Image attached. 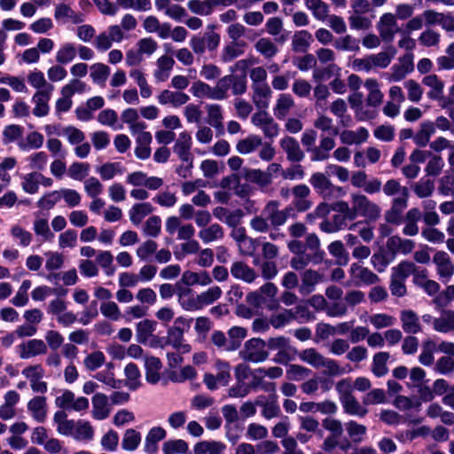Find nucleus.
I'll list each match as a JSON object with an SVG mask.
<instances>
[{
  "label": "nucleus",
  "mask_w": 454,
  "mask_h": 454,
  "mask_svg": "<svg viewBox=\"0 0 454 454\" xmlns=\"http://www.w3.org/2000/svg\"><path fill=\"white\" fill-rule=\"evenodd\" d=\"M288 250L295 256L292 257L290 266L294 270H304L310 263L317 265L323 262L325 252L321 249L318 236L310 232L305 240L292 239L286 243Z\"/></svg>",
  "instance_id": "1"
},
{
  "label": "nucleus",
  "mask_w": 454,
  "mask_h": 454,
  "mask_svg": "<svg viewBox=\"0 0 454 454\" xmlns=\"http://www.w3.org/2000/svg\"><path fill=\"white\" fill-rule=\"evenodd\" d=\"M279 207L280 203L278 200L267 202L261 214L250 220V228L257 233H265L269 232L270 226H283L290 217H295V208L293 204L283 209Z\"/></svg>",
  "instance_id": "2"
},
{
  "label": "nucleus",
  "mask_w": 454,
  "mask_h": 454,
  "mask_svg": "<svg viewBox=\"0 0 454 454\" xmlns=\"http://www.w3.org/2000/svg\"><path fill=\"white\" fill-rule=\"evenodd\" d=\"M387 197H394L390 208L385 212V220L391 224L399 225L403 221V213L408 207L409 189L401 185L396 179H388L382 186Z\"/></svg>",
  "instance_id": "3"
},
{
  "label": "nucleus",
  "mask_w": 454,
  "mask_h": 454,
  "mask_svg": "<svg viewBox=\"0 0 454 454\" xmlns=\"http://www.w3.org/2000/svg\"><path fill=\"white\" fill-rule=\"evenodd\" d=\"M317 138V131L308 129L302 133L301 142L306 152L309 153L311 161H325L330 158V152L335 147V140L330 136L321 134L319 145H316Z\"/></svg>",
  "instance_id": "4"
},
{
  "label": "nucleus",
  "mask_w": 454,
  "mask_h": 454,
  "mask_svg": "<svg viewBox=\"0 0 454 454\" xmlns=\"http://www.w3.org/2000/svg\"><path fill=\"white\" fill-rule=\"evenodd\" d=\"M247 89V76L230 74L220 78L213 87L215 100H223L229 97V90L235 96L243 95Z\"/></svg>",
  "instance_id": "5"
},
{
  "label": "nucleus",
  "mask_w": 454,
  "mask_h": 454,
  "mask_svg": "<svg viewBox=\"0 0 454 454\" xmlns=\"http://www.w3.org/2000/svg\"><path fill=\"white\" fill-rule=\"evenodd\" d=\"M351 207L349 210L356 219L358 215L366 218L370 222H375L380 216V207L371 200L366 195L354 192L350 194Z\"/></svg>",
  "instance_id": "6"
},
{
  "label": "nucleus",
  "mask_w": 454,
  "mask_h": 454,
  "mask_svg": "<svg viewBox=\"0 0 454 454\" xmlns=\"http://www.w3.org/2000/svg\"><path fill=\"white\" fill-rule=\"evenodd\" d=\"M309 184L315 192L325 200L338 199L343 193L341 187L334 185L329 177L321 172L313 173L309 178Z\"/></svg>",
  "instance_id": "7"
},
{
  "label": "nucleus",
  "mask_w": 454,
  "mask_h": 454,
  "mask_svg": "<svg viewBox=\"0 0 454 454\" xmlns=\"http://www.w3.org/2000/svg\"><path fill=\"white\" fill-rule=\"evenodd\" d=\"M266 342L260 338H252L247 340L243 348L239 351V356L244 361L261 363L269 357L266 350Z\"/></svg>",
  "instance_id": "8"
},
{
  "label": "nucleus",
  "mask_w": 454,
  "mask_h": 454,
  "mask_svg": "<svg viewBox=\"0 0 454 454\" xmlns=\"http://www.w3.org/2000/svg\"><path fill=\"white\" fill-rule=\"evenodd\" d=\"M333 212H335V214L332 216L331 219L339 231L345 229L355 231L356 227L361 223V222H356L348 225V223L354 221L355 218L349 210V204L345 200L335 201V207H333Z\"/></svg>",
  "instance_id": "9"
},
{
  "label": "nucleus",
  "mask_w": 454,
  "mask_h": 454,
  "mask_svg": "<svg viewBox=\"0 0 454 454\" xmlns=\"http://www.w3.org/2000/svg\"><path fill=\"white\" fill-rule=\"evenodd\" d=\"M54 86L48 84L44 89L37 90L32 97V102L35 104L33 114L37 117L46 116L50 112L49 101L51 98Z\"/></svg>",
  "instance_id": "10"
},
{
  "label": "nucleus",
  "mask_w": 454,
  "mask_h": 454,
  "mask_svg": "<svg viewBox=\"0 0 454 454\" xmlns=\"http://www.w3.org/2000/svg\"><path fill=\"white\" fill-rule=\"evenodd\" d=\"M413 58V54L410 52L399 58L398 63L393 65L390 69L391 72L388 74V81L400 82L404 79L408 74L411 73L414 69Z\"/></svg>",
  "instance_id": "11"
},
{
  "label": "nucleus",
  "mask_w": 454,
  "mask_h": 454,
  "mask_svg": "<svg viewBox=\"0 0 454 454\" xmlns=\"http://www.w3.org/2000/svg\"><path fill=\"white\" fill-rule=\"evenodd\" d=\"M166 231L170 235L177 232V239L190 240L195 234V229L192 223L182 224L177 216H169L165 223Z\"/></svg>",
  "instance_id": "12"
},
{
  "label": "nucleus",
  "mask_w": 454,
  "mask_h": 454,
  "mask_svg": "<svg viewBox=\"0 0 454 454\" xmlns=\"http://www.w3.org/2000/svg\"><path fill=\"white\" fill-rule=\"evenodd\" d=\"M433 262L436 265V272L442 282H449L454 275V263L449 254L444 251H437Z\"/></svg>",
  "instance_id": "13"
},
{
  "label": "nucleus",
  "mask_w": 454,
  "mask_h": 454,
  "mask_svg": "<svg viewBox=\"0 0 454 454\" xmlns=\"http://www.w3.org/2000/svg\"><path fill=\"white\" fill-rule=\"evenodd\" d=\"M255 404L262 408V416L266 419L277 418L281 414L276 394H270L269 396L258 395Z\"/></svg>",
  "instance_id": "14"
},
{
  "label": "nucleus",
  "mask_w": 454,
  "mask_h": 454,
  "mask_svg": "<svg viewBox=\"0 0 454 454\" xmlns=\"http://www.w3.org/2000/svg\"><path fill=\"white\" fill-rule=\"evenodd\" d=\"M279 146L291 162H301L305 158V153L299 142L293 137L286 136L279 141Z\"/></svg>",
  "instance_id": "15"
},
{
  "label": "nucleus",
  "mask_w": 454,
  "mask_h": 454,
  "mask_svg": "<svg viewBox=\"0 0 454 454\" xmlns=\"http://www.w3.org/2000/svg\"><path fill=\"white\" fill-rule=\"evenodd\" d=\"M349 273L357 286H370L380 282V278L377 274L356 262L351 264Z\"/></svg>",
  "instance_id": "16"
},
{
  "label": "nucleus",
  "mask_w": 454,
  "mask_h": 454,
  "mask_svg": "<svg viewBox=\"0 0 454 454\" xmlns=\"http://www.w3.org/2000/svg\"><path fill=\"white\" fill-rule=\"evenodd\" d=\"M17 348L21 359H29L47 353V345L43 340L39 339H32L22 342Z\"/></svg>",
  "instance_id": "17"
},
{
  "label": "nucleus",
  "mask_w": 454,
  "mask_h": 454,
  "mask_svg": "<svg viewBox=\"0 0 454 454\" xmlns=\"http://www.w3.org/2000/svg\"><path fill=\"white\" fill-rule=\"evenodd\" d=\"M399 31L395 16L393 13H385L379 22L380 35L384 42L393 41L395 35Z\"/></svg>",
  "instance_id": "18"
},
{
  "label": "nucleus",
  "mask_w": 454,
  "mask_h": 454,
  "mask_svg": "<svg viewBox=\"0 0 454 454\" xmlns=\"http://www.w3.org/2000/svg\"><path fill=\"white\" fill-rule=\"evenodd\" d=\"M54 18L62 23L71 22L73 24H81L84 21V14L74 11L70 5L61 3L56 5Z\"/></svg>",
  "instance_id": "19"
},
{
  "label": "nucleus",
  "mask_w": 454,
  "mask_h": 454,
  "mask_svg": "<svg viewBox=\"0 0 454 454\" xmlns=\"http://www.w3.org/2000/svg\"><path fill=\"white\" fill-rule=\"evenodd\" d=\"M252 101L259 110H265L269 107L272 90L269 84L252 85Z\"/></svg>",
  "instance_id": "20"
},
{
  "label": "nucleus",
  "mask_w": 454,
  "mask_h": 454,
  "mask_svg": "<svg viewBox=\"0 0 454 454\" xmlns=\"http://www.w3.org/2000/svg\"><path fill=\"white\" fill-rule=\"evenodd\" d=\"M158 102L162 105H171L173 107H179L185 105L190 97L182 91H172L169 90H163L157 97Z\"/></svg>",
  "instance_id": "21"
},
{
  "label": "nucleus",
  "mask_w": 454,
  "mask_h": 454,
  "mask_svg": "<svg viewBox=\"0 0 454 454\" xmlns=\"http://www.w3.org/2000/svg\"><path fill=\"white\" fill-rule=\"evenodd\" d=\"M301 283L299 286V292L307 295L311 294L316 286L322 280V275L312 269L305 270L301 275Z\"/></svg>",
  "instance_id": "22"
},
{
  "label": "nucleus",
  "mask_w": 454,
  "mask_h": 454,
  "mask_svg": "<svg viewBox=\"0 0 454 454\" xmlns=\"http://www.w3.org/2000/svg\"><path fill=\"white\" fill-rule=\"evenodd\" d=\"M92 417L97 420H103L110 414L108 397L103 393H96L91 399Z\"/></svg>",
  "instance_id": "23"
},
{
  "label": "nucleus",
  "mask_w": 454,
  "mask_h": 454,
  "mask_svg": "<svg viewBox=\"0 0 454 454\" xmlns=\"http://www.w3.org/2000/svg\"><path fill=\"white\" fill-rule=\"evenodd\" d=\"M231 274L233 278L246 283H253L258 277L256 271L241 261L234 262L231 266Z\"/></svg>",
  "instance_id": "24"
},
{
  "label": "nucleus",
  "mask_w": 454,
  "mask_h": 454,
  "mask_svg": "<svg viewBox=\"0 0 454 454\" xmlns=\"http://www.w3.org/2000/svg\"><path fill=\"white\" fill-rule=\"evenodd\" d=\"M167 435L166 430L161 427H152L145 440L144 450L148 454H155L158 451V442Z\"/></svg>",
  "instance_id": "25"
},
{
  "label": "nucleus",
  "mask_w": 454,
  "mask_h": 454,
  "mask_svg": "<svg viewBox=\"0 0 454 454\" xmlns=\"http://www.w3.org/2000/svg\"><path fill=\"white\" fill-rule=\"evenodd\" d=\"M27 410L35 421L39 423L44 422L47 418L46 397L41 395L33 397L27 403Z\"/></svg>",
  "instance_id": "26"
},
{
  "label": "nucleus",
  "mask_w": 454,
  "mask_h": 454,
  "mask_svg": "<svg viewBox=\"0 0 454 454\" xmlns=\"http://www.w3.org/2000/svg\"><path fill=\"white\" fill-rule=\"evenodd\" d=\"M402 328L406 333L416 334L421 332L419 317L417 313L411 309H404L400 313Z\"/></svg>",
  "instance_id": "27"
},
{
  "label": "nucleus",
  "mask_w": 454,
  "mask_h": 454,
  "mask_svg": "<svg viewBox=\"0 0 454 454\" xmlns=\"http://www.w3.org/2000/svg\"><path fill=\"white\" fill-rule=\"evenodd\" d=\"M192 137L186 131L179 134V137L174 145L173 151L181 160H193L191 153Z\"/></svg>",
  "instance_id": "28"
},
{
  "label": "nucleus",
  "mask_w": 454,
  "mask_h": 454,
  "mask_svg": "<svg viewBox=\"0 0 454 454\" xmlns=\"http://www.w3.org/2000/svg\"><path fill=\"white\" fill-rule=\"evenodd\" d=\"M178 301L185 310L195 311L201 309L199 294H196L190 288H184L179 291Z\"/></svg>",
  "instance_id": "29"
},
{
  "label": "nucleus",
  "mask_w": 454,
  "mask_h": 454,
  "mask_svg": "<svg viewBox=\"0 0 454 454\" xmlns=\"http://www.w3.org/2000/svg\"><path fill=\"white\" fill-rule=\"evenodd\" d=\"M175 65V60L172 57L163 55L156 61L157 68L153 72V76L158 82H165L170 75V71Z\"/></svg>",
  "instance_id": "30"
},
{
  "label": "nucleus",
  "mask_w": 454,
  "mask_h": 454,
  "mask_svg": "<svg viewBox=\"0 0 454 454\" xmlns=\"http://www.w3.org/2000/svg\"><path fill=\"white\" fill-rule=\"evenodd\" d=\"M67 415L64 411H58L55 412L53 421L57 424V432L65 436H72L76 426V421L74 419H67Z\"/></svg>",
  "instance_id": "31"
},
{
  "label": "nucleus",
  "mask_w": 454,
  "mask_h": 454,
  "mask_svg": "<svg viewBox=\"0 0 454 454\" xmlns=\"http://www.w3.org/2000/svg\"><path fill=\"white\" fill-rule=\"evenodd\" d=\"M294 100L290 94H280L273 107V114L278 120H284L294 107Z\"/></svg>",
  "instance_id": "32"
},
{
  "label": "nucleus",
  "mask_w": 454,
  "mask_h": 454,
  "mask_svg": "<svg viewBox=\"0 0 454 454\" xmlns=\"http://www.w3.org/2000/svg\"><path fill=\"white\" fill-rule=\"evenodd\" d=\"M145 379L151 384H156L160 379L162 367L160 360L156 356H145Z\"/></svg>",
  "instance_id": "33"
},
{
  "label": "nucleus",
  "mask_w": 454,
  "mask_h": 454,
  "mask_svg": "<svg viewBox=\"0 0 454 454\" xmlns=\"http://www.w3.org/2000/svg\"><path fill=\"white\" fill-rule=\"evenodd\" d=\"M422 83L430 88L427 97L433 100L442 99L444 82L436 74H428L422 79Z\"/></svg>",
  "instance_id": "34"
},
{
  "label": "nucleus",
  "mask_w": 454,
  "mask_h": 454,
  "mask_svg": "<svg viewBox=\"0 0 454 454\" xmlns=\"http://www.w3.org/2000/svg\"><path fill=\"white\" fill-rule=\"evenodd\" d=\"M184 333L177 326H171L168 330L167 344L171 345L175 349L182 353H187L191 350L189 344L183 343Z\"/></svg>",
  "instance_id": "35"
},
{
  "label": "nucleus",
  "mask_w": 454,
  "mask_h": 454,
  "mask_svg": "<svg viewBox=\"0 0 454 454\" xmlns=\"http://www.w3.org/2000/svg\"><path fill=\"white\" fill-rule=\"evenodd\" d=\"M344 427L349 437L350 444H358L364 441L367 433V427L364 425L359 424L355 420H348L344 424Z\"/></svg>",
  "instance_id": "36"
},
{
  "label": "nucleus",
  "mask_w": 454,
  "mask_h": 454,
  "mask_svg": "<svg viewBox=\"0 0 454 454\" xmlns=\"http://www.w3.org/2000/svg\"><path fill=\"white\" fill-rule=\"evenodd\" d=\"M157 322L151 319H144L137 324V341L145 344L156 330Z\"/></svg>",
  "instance_id": "37"
},
{
  "label": "nucleus",
  "mask_w": 454,
  "mask_h": 454,
  "mask_svg": "<svg viewBox=\"0 0 454 454\" xmlns=\"http://www.w3.org/2000/svg\"><path fill=\"white\" fill-rule=\"evenodd\" d=\"M313 41L312 35L307 30H300L294 33L292 38V50L294 52L304 53L308 51Z\"/></svg>",
  "instance_id": "38"
},
{
  "label": "nucleus",
  "mask_w": 454,
  "mask_h": 454,
  "mask_svg": "<svg viewBox=\"0 0 454 454\" xmlns=\"http://www.w3.org/2000/svg\"><path fill=\"white\" fill-rule=\"evenodd\" d=\"M198 236L203 243L208 244L213 241L222 239L224 236V231L220 224L213 223L200 229Z\"/></svg>",
  "instance_id": "39"
},
{
  "label": "nucleus",
  "mask_w": 454,
  "mask_h": 454,
  "mask_svg": "<svg viewBox=\"0 0 454 454\" xmlns=\"http://www.w3.org/2000/svg\"><path fill=\"white\" fill-rule=\"evenodd\" d=\"M246 43L243 41L231 42L223 48L221 60L223 63H230L244 53Z\"/></svg>",
  "instance_id": "40"
},
{
  "label": "nucleus",
  "mask_w": 454,
  "mask_h": 454,
  "mask_svg": "<svg viewBox=\"0 0 454 454\" xmlns=\"http://www.w3.org/2000/svg\"><path fill=\"white\" fill-rule=\"evenodd\" d=\"M396 54V50L393 46H389L386 51H380L377 54L369 55L373 66V68H386L387 67L392 59Z\"/></svg>",
  "instance_id": "41"
},
{
  "label": "nucleus",
  "mask_w": 454,
  "mask_h": 454,
  "mask_svg": "<svg viewBox=\"0 0 454 454\" xmlns=\"http://www.w3.org/2000/svg\"><path fill=\"white\" fill-rule=\"evenodd\" d=\"M226 445L217 441H202L195 444L194 454H222Z\"/></svg>",
  "instance_id": "42"
},
{
  "label": "nucleus",
  "mask_w": 454,
  "mask_h": 454,
  "mask_svg": "<svg viewBox=\"0 0 454 454\" xmlns=\"http://www.w3.org/2000/svg\"><path fill=\"white\" fill-rule=\"evenodd\" d=\"M390 357L388 352L380 351L372 357V372L378 378L383 377L388 372L387 363Z\"/></svg>",
  "instance_id": "43"
},
{
  "label": "nucleus",
  "mask_w": 454,
  "mask_h": 454,
  "mask_svg": "<svg viewBox=\"0 0 454 454\" xmlns=\"http://www.w3.org/2000/svg\"><path fill=\"white\" fill-rule=\"evenodd\" d=\"M345 413L351 416L364 417L368 410L363 407L354 395L340 400Z\"/></svg>",
  "instance_id": "44"
},
{
  "label": "nucleus",
  "mask_w": 454,
  "mask_h": 454,
  "mask_svg": "<svg viewBox=\"0 0 454 454\" xmlns=\"http://www.w3.org/2000/svg\"><path fill=\"white\" fill-rule=\"evenodd\" d=\"M434 134V125L431 121H426L420 123L419 130L414 135V143L421 147L426 146L432 135Z\"/></svg>",
  "instance_id": "45"
},
{
  "label": "nucleus",
  "mask_w": 454,
  "mask_h": 454,
  "mask_svg": "<svg viewBox=\"0 0 454 454\" xmlns=\"http://www.w3.org/2000/svg\"><path fill=\"white\" fill-rule=\"evenodd\" d=\"M305 5L317 20L325 21L329 16L330 7L323 0H305Z\"/></svg>",
  "instance_id": "46"
},
{
  "label": "nucleus",
  "mask_w": 454,
  "mask_h": 454,
  "mask_svg": "<svg viewBox=\"0 0 454 454\" xmlns=\"http://www.w3.org/2000/svg\"><path fill=\"white\" fill-rule=\"evenodd\" d=\"M315 129L331 136H337L340 133L339 128L334 126L333 120L325 114H318L313 121Z\"/></svg>",
  "instance_id": "47"
},
{
  "label": "nucleus",
  "mask_w": 454,
  "mask_h": 454,
  "mask_svg": "<svg viewBox=\"0 0 454 454\" xmlns=\"http://www.w3.org/2000/svg\"><path fill=\"white\" fill-rule=\"evenodd\" d=\"M243 172L247 181L254 183L260 186H267L271 183V174L261 169L244 168Z\"/></svg>",
  "instance_id": "48"
},
{
  "label": "nucleus",
  "mask_w": 454,
  "mask_h": 454,
  "mask_svg": "<svg viewBox=\"0 0 454 454\" xmlns=\"http://www.w3.org/2000/svg\"><path fill=\"white\" fill-rule=\"evenodd\" d=\"M94 437V428L89 421L79 419L73 434L76 441H91Z\"/></svg>",
  "instance_id": "49"
},
{
  "label": "nucleus",
  "mask_w": 454,
  "mask_h": 454,
  "mask_svg": "<svg viewBox=\"0 0 454 454\" xmlns=\"http://www.w3.org/2000/svg\"><path fill=\"white\" fill-rule=\"evenodd\" d=\"M153 210V207L149 202L135 204L129 212V219L133 224L138 225Z\"/></svg>",
  "instance_id": "50"
},
{
  "label": "nucleus",
  "mask_w": 454,
  "mask_h": 454,
  "mask_svg": "<svg viewBox=\"0 0 454 454\" xmlns=\"http://www.w3.org/2000/svg\"><path fill=\"white\" fill-rule=\"evenodd\" d=\"M434 329L439 333L454 331V311L445 310L443 315L433 321Z\"/></svg>",
  "instance_id": "51"
},
{
  "label": "nucleus",
  "mask_w": 454,
  "mask_h": 454,
  "mask_svg": "<svg viewBox=\"0 0 454 454\" xmlns=\"http://www.w3.org/2000/svg\"><path fill=\"white\" fill-rule=\"evenodd\" d=\"M262 138L257 135H250L237 143L236 149L241 154H247L254 152L262 145Z\"/></svg>",
  "instance_id": "52"
},
{
  "label": "nucleus",
  "mask_w": 454,
  "mask_h": 454,
  "mask_svg": "<svg viewBox=\"0 0 454 454\" xmlns=\"http://www.w3.org/2000/svg\"><path fill=\"white\" fill-rule=\"evenodd\" d=\"M414 193L419 199L430 197L434 191V182L429 178L422 177L412 184Z\"/></svg>",
  "instance_id": "53"
},
{
  "label": "nucleus",
  "mask_w": 454,
  "mask_h": 454,
  "mask_svg": "<svg viewBox=\"0 0 454 454\" xmlns=\"http://www.w3.org/2000/svg\"><path fill=\"white\" fill-rule=\"evenodd\" d=\"M300 359L316 369L321 368V364L325 357L316 348H306L299 353Z\"/></svg>",
  "instance_id": "54"
},
{
  "label": "nucleus",
  "mask_w": 454,
  "mask_h": 454,
  "mask_svg": "<svg viewBox=\"0 0 454 454\" xmlns=\"http://www.w3.org/2000/svg\"><path fill=\"white\" fill-rule=\"evenodd\" d=\"M110 74V68L103 63L90 66V77L94 83L104 86Z\"/></svg>",
  "instance_id": "55"
},
{
  "label": "nucleus",
  "mask_w": 454,
  "mask_h": 454,
  "mask_svg": "<svg viewBox=\"0 0 454 454\" xmlns=\"http://www.w3.org/2000/svg\"><path fill=\"white\" fill-rule=\"evenodd\" d=\"M141 434L138 431L133 428L127 429L121 441L122 449L127 451L137 450L141 442Z\"/></svg>",
  "instance_id": "56"
},
{
  "label": "nucleus",
  "mask_w": 454,
  "mask_h": 454,
  "mask_svg": "<svg viewBox=\"0 0 454 454\" xmlns=\"http://www.w3.org/2000/svg\"><path fill=\"white\" fill-rule=\"evenodd\" d=\"M77 50L73 43H64L56 53V61L60 65H65L76 57Z\"/></svg>",
  "instance_id": "57"
},
{
  "label": "nucleus",
  "mask_w": 454,
  "mask_h": 454,
  "mask_svg": "<svg viewBox=\"0 0 454 454\" xmlns=\"http://www.w3.org/2000/svg\"><path fill=\"white\" fill-rule=\"evenodd\" d=\"M43 136L37 132L32 131L26 137L25 141H20L18 146L21 151H28L32 149H39L43 144Z\"/></svg>",
  "instance_id": "58"
},
{
  "label": "nucleus",
  "mask_w": 454,
  "mask_h": 454,
  "mask_svg": "<svg viewBox=\"0 0 454 454\" xmlns=\"http://www.w3.org/2000/svg\"><path fill=\"white\" fill-rule=\"evenodd\" d=\"M340 72V68L334 63H331L324 68H315L313 70V80L315 82H321L330 79L331 77L336 75L339 76Z\"/></svg>",
  "instance_id": "59"
},
{
  "label": "nucleus",
  "mask_w": 454,
  "mask_h": 454,
  "mask_svg": "<svg viewBox=\"0 0 454 454\" xmlns=\"http://www.w3.org/2000/svg\"><path fill=\"white\" fill-rule=\"evenodd\" d=\"M290 310L293 314V321L295 320L300 324L311 322L316 319L315 314L309 310L306 304H298Z\"/></svg>",
  "instance_id": "60"
},
{
  "label": "nucleus",
  "mask_w": 454,
  "mask_h": 454,
  "mask_svg": "<svg viewBox=\"0 0 454 454\" xmlns=\"http://www.w3.org/2000/svg\"><path fill=\"white\" fill-rule=\"evenodd\" d=\"M247 331L244 327L233 326L228 331V340L232 351L239 349L242 340L247 337Z\"/></svg>",
  "instance_id": "61"
},
{
  "label": "nucleus",
  "mask_w": 454,
  "mask_h": 454,
  "mask_svg": "<svg viewBox=\"0 0 454 454\" xmlns=\"http://www.w3.org/2000/svg\"><path fill=\"white\" fill-rule=\"evenodd\" d=\"M97 263L104 270L106 275L113 276L115 267L113 265L114 256L109 251H99L96 258Z\"/></svg>",
  "instance_id": "62"
},
{
  "label": "nucleus",
  "mask_w": 454,
  "mask_h": 454,
  "mask_svg": "<svg viewBox=\"0 0 454 454\" xmlns=\"http://www.w3.org/2000/svg\"><path fill=\"white\" fill-rule=\"evenodd\" d=\"M90 172V164L87 162H74L72 163L67 170L68 176L77 181L83 180Z\"/></svg>",
  "instance_id": "63"
},
{
  "label": "nucleus",
  "mask_w": 454,
  "mask_h": 454,
  "mask_svg": "<svg viewBox=\"0 0 454 454\" xmlns=\"http://www.w3.org/2000/svg\"><path fill=\"white\" fill-rule=\"evenodd\" d=\"M188 450V444L182 439L169 440L163 443L164 454H184Z\"/></svg>",
  "instance_id": "64"
}]
</instances>
